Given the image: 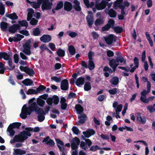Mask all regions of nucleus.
Segmentation results:
<instances>
[{
    "label": "nucleus",
    "instance_id": "nucleus-6",
    "mask_svg": "<svg viewBox=\"0 0 155 155\" xmlns=\"http://www.w3.org/2000/svg\"><path fill=\"white\" fill-rule=\"evenodd\" d=\"M107 4L106 1L104 0H102L100 3H97V2H96L95 7L98 10H103L105 8Z\"/></svg>",
    "mask_w": 155,
    "mask_h": 155
},
{
    "label": "nucleus",
    "instance_id": "nucleus-2",
    "mask_svg": "<svg viewBox=\"0 0 155 155\" xmlns=\"http://www.w3.org/2000/svg\"><path fill=\"white\" fill-rule=\"evenodd\" d=\"M32 112L30 106L27 107L26 104L23 105L20 114V116L22 119H25L27 117V116L30 115Z\"/></svg>",
    "mask_w": 155,
    "mask_h": 155
},
{
    "label": "nucleus",
    "instance_id": "nucleus-55",
    "mask_svg": "<svg viewBox=\"0 0 155 155\" xmlns=\"http://www.w3.org/2000/svg\"><path fill=\"white\" fill-rule=\"evenodd\" d=\"M18 32L26 36H28L30 35L28 31L26 30H20Z\"/></svg>",
    "mask_w": 155,
    "mask_h": 155
},
{
    "label": "nucleus",
    "instance_id": "nucleus-38",
    "mask_svg": "<svg viewBox=\"0 0 155 155\" xmlns=\"http://www.w3.org/2000/svg\"><path fill=\"white\" fill-rule=\"evenodd\" d=\"M119 64L116 62L115 59H112L109 61V65L110 67L116 66V65L117 66H118Z\"/></svg>",
    "mask_w": 155,
    "mask_h": 155
},
{
    "label": "nucleus",
    "instance_id": "nucleus-32",
    "mask_svg": "<svg viewBox=\"0 0 155 155\" xmlns=\"http://www.w3.org/2000/svg\"><path fill=\"white\" fill-rule=\"evenodd\" d=\"M33 41V39L31 38L29 39L28 40H27L25 44L23 45V48H31L30 44L31 41Z\"/></svg>",
    "mask_w": 155,
    "mask_h": 155
},
{
    "label": "nucleus",
    "instance_id": "nucleus-47",
    "mask_svg": "<svg viewBox=\"0 0 155 155\" xmlns=\"http://www.w3.org/2000/svg\"><path fill=\"white\" fill-rule=\"evenodd\" d=\"M80 146L81 148L84 150H87L88 148L86 143L83 141H81V142Z\"/></svg>",
    "mask_w": 155,
    "mask_h": 155
},
{
    "label": "nucleus",
    "instance_id": "nucleus-50",
    "mask_svg": "<svg viewBox=\"0 0 155 155\" xmlns=\"http://www.w3.org/2000/svg\"><path fill=\"white\" fill-rule=\"evenodd\" d=\"M52 98H53V102L54 104L57 105L59 102V97L57 96L54 95Z\"/></svg>",
    "mask_w": 155,
    "mask_h": 155
},
{
    "label": "nucleus",
    "instance_id": "nucleus-22",
    "mask_svg": "<svg viewBox=\"0 0 155 155\" xmlns=\"http://www.w3.org/2000/svg\"><path fill=\"white\" fill-rule=\"evenodd\" d=\"M41 31L39 28L38 27L34 28L33 29V31L31 35L34 36H39L40 35Z\"/></svg>",
    "mask_w": 155,
    "mask_h": 155
},
{
    "label": "nucleus",
    "instance_id": "nucleus-17",
    "mask_svg": "<svg viewBox=\"0 0 155 155\" xmlns=\"http://www.w3.org/2000/svg\"><path fill=\"white\" fill-rule=\"evenodd\" d=\"M78 118L79 119L78 122L80 124H82L84 123L87 118L86 115L83 114L78 116Z\"/></svg>",
    "mask_w": 155,
    "mask_h": 155
},
{
    "label": "nucleus",
    "instance_id": "nucleus-60",
    "mask_svg": "<svg viewBox=\"0 0 155 155\" xmlns=\"http://www.w3.org/2000/svg\"><path fill=\"white\" fill-rule=\"evenodd\" d=\"M16 151H17L18 154L19 155H22L25 154L26 152V151L23 150H22L19 149H16Z\"/></svg>",
    "mask_w": 155,
    "mask_h": 155
},
{
    "label": "nucleus",
    "instance_id": "nucleus-37",
    "mask_svg": "<svg viewBox=\"0 0 155 155\" xmlns=\"http://www.w3.org/2000/svg\"><path fill=\"white\" fill-rule=\"evenodd\" d=\"M25 73L30 76H33L35 74L34 70L28 67V68Z\"/></svg>",
    "mask_w": 155,
    "mask_h": 155
},
{
    "label": "nucleus",
    "instance_id": "nucleus-45",
    "mask_svg": "<svg viewBox=\"0 0 155 155\" xmlns=\"http://www.w3.org/2000/svg\"><path fill=\"white\" fill-rule=\"evenodd\" d=\"M63 3L62 1H60L57 3L56 7L55 8V9L56 10L60 9L63 8Z\"/></svg>",
    "mask_w": 155,
    "mask_h": 155
},
{
    "label": "nucleus",
    "instance_id": "nucleus-3",
    "mask_svg": "<svg viewBox=\"0 0 155 155\" xmlns=\"http://www.w3.org/2000/svg\"><path fill=\"white\" fill-rule=\"evenodd\" d=\"M30 106L31 110H32V112L35 111L38 115L45 114L43 109L39 107L36 102L33 103Z\"/></svg>",
    "mask_w": 155,
    "mask_h": 155
},
{
    "label": "nucleus",
    "instance_id": "nucleus-49",
    "mask_svg": "<svg viewBox=\"0 0 155 155\" xmlns=\"http://www.w3.org/2000/svg\"><path fill=\"white\" fill-rule=\"evenodd\" d=\"M27 94H37V90L32 89H29L26 92Z\"/></svg>",
    "mask_w": 155,
    "mask_h": 155
},
{
    "label": "nucleus",
    "instance_id": "nucleus-42",
    "mask_svg": "<svg viewBox=\"0 0 155 155\" xmlns=\"http://www.w3.org/2000/svg\"><path fill=\"white\" fill-rule=\"evenodd\" d=\"M7 61H8V63L9 66L10 67H11V69H10L11 70H12L14 69L15 68V66L14 65L12 67V59L11 58L10 56L8 58V59L7 60Z\"/></svg>",
    "mask_w": 155,
    "mask_h": 155
},
{
    "label": "nucleus",
    "instance_id": "nucleus-58",
    "mask_svg": "<svg viewBox=\"0 0 155 155\" xmlns=\"http://www.w3.org/2000/svg\"><path fill=\"white\" fill-rule=\"evenodd\" d=\"M38 22V20L36 19L35 18H32L31 19L30 23V24L32 25H36L37 24Z\"/></svg>",
    "mask_w": 155,
    "mask_h": 155
},
{
    "label": "nucleus",
    "instance_id": "nucleus-13",
    "mask_svg": "<svg viewBox=\"0 0 155 155\" xmlns=\"http://www.w3.org/2000/svg\"><path fill=\"white\" fill-rule=\"evenodd\" d=\"M95 133V131L93 129H88L86 131H83L82 132L84 136L85 137L88 138L91 135H93Z\"/></svg>",
    "mask_w": 155,
    "mask_h": 155
},
{
    "label": "nucleus",
    "instance_id": "nucleus-16",
    "mask_svg": "<svg viewBox=\"0 0 155 155\" xmlns=\"http://www.w3.org/2000/svg\"><path fill=\"white\" fill-rule=\"evenodd\" d=\"M86 19L88 23V25L90 27L92 26L94 23V19L92 15H88L86 17Z\"/></svg>",
    "mask_w": 155,
    "mask_h": 155
},
{
    "label": "nucleus",
    "instance_id": "nucleus-26",
    "mask_svg": "<svg viewBox=\"0 0 155 155\" xmlns=\"http://www.w3.org/2000/svg\"><path fill=\"white\" fill-rule=\"evenodd\" d=\"M119 82V78L117 76H114L113 77L110 81V83L113 85H117L118 84Z\"/></svg>",
    "mask_w": 155,
    "mask_h": 155
},
{
    "label": "nucleus",
    "instance_id": "nucleus-1",
    "mask_svg": "<svg viewBox=\"0 0 155 155\" xmlns=\"http://www.w3.org/2000/svg\"><path fill=\"white\" fill-rule=\"evenodd\" d=\"M25 130L21 131L17 135H15L13 138V141H10L11 143L15 142H23L31 136V131L33 130V129L30 127H27L25 128Z\"/></svg>",
    "mask_w": 155,
    "mask_h": 155
},
{
    "label": "nucleus",
    "instance_id": "nucleus-52",
    "mask_svg": "<svg viewBox=\"0 0 155 155\" xmlns=\"http://www.w3.org/2000/svg\"><path fill=\"white\" fill-rule=\"evenodd\" d=\"M41 5V4L38 2V1L37 2H32V4L33 7L35 9H37L40 8Z\"/></svg>",
    "mask_w": 155,
    "mask_h": 155
},
{
    "label": "nucleus",
    "instance_id": "nucleus-18",
    "mask_svg": "<svg viewBox=\"0 0 155 155\" xmlns=\"http://www.w3.org/2000/svg\"><path fill=\"white\" fill-rule=\"evenodd\" d=\"M75 108L78 114H81L83 112V107L79 104H76L75 106Z\"/></svg>",
    "mask_w": 155,
    "mask_h": 155
},
{
    "label": "nucleus",
    "instance_id": "nucleus-21",
    "mask_svg": "<svg viewBox=\"0 0 155 155\" xmlns=\"http://www.w3.org/2000/svg\"><path fill=\"white\" fill-rule=\"evenodd\" d=\"M104 21L103 18H97L94 21V24L97 27L101 26L104 23Z\"/></svg>",
    "mask_w": 155,
    "mask_h": 155
},
{
    "label": "nucleus",
    "instance_id": "nucleus-11",
    "mask_svg": "<svg viewBox=\"0 0 155 155\" xmlns=\"http://www.w3.org/2000/svg\"><path fill=\"white\" fill-rule=\"evenodd\" d=\"M68 80L66 79L63 80L61 84V88L64 91L67 90L68 89Z\"/></svg>",
    "mask_w": 155,
    "mask_h": 155
},
{
    "label": "nucleus",
    "instance_id": "nucleus-28",
    "mask_svg": "<svg viewBox=\"0 0 155 155\" xmlns=\"http://www.w3.org/2000/svg\"><path fill=\"white\" fill-rule=\"evenodd\" d=\"M88 68L90 70H93L95 68V65L93 60H89Z\"/></svg>",
    "mask_w": 155,
    "mask_h": 155
},
{
    "label": "nucleus",
    "instance_id": "nucleus-34",
    "mask_svg": "<svg viewBox=\"0 0 155 155\" xmlns=\"http://www.w3.org/2000/svg\"><path fill=\"white\" fill-rule=\"evenodd\" d=\"M115 60L117 63H118L119 62L120 63H122L123 62L124 64H126V60H124L123 57H117L116 58Z\"/></svg>",
    "mask_w": 155,
    "mask_h": 155
},
{
    "label": "nucleus",
    "instance_id": "nucleus-27",
    "mask_svg": "<svg viewBox=\"0 0 155 155\" xmlns=\"http://www.w3.org/2000/svg\"><path fill=\"white\" fill-rule=\"evenodd\" d=\"M22 83L26 86L31 85L33 83V81L29 78H26L22 81Z\"/></svg>",
    "mask_w": 155,
    "mask_h": 155
},
{
    "label": "nucleus",
    "instance_id": "nucleus-25",
    "mask_svg": "<svg viewBox=\"0 0 155 155\" xmlns=\"http://www.w3.org/2000/svg\"><path fill=\"white\" fill-rule=\"evenodd\" d=\"M8 24L6 22L2 21L0 23V28L3 31H6L7 30Z\"/></svg>",
    "mask_w": 155,
    "mask_h": 155
},
{
    "label": "nucleus",
    "instance_id": "nucleus-4",
    "mask_svg": "<svg viewBox=\"0 0 155 155\" xmlns=\"http://www.w3.org/2000/svg\"><path fill=\"white\" fill-rule=\"evenodd\" d=\"M80 142L79 139L77 137H75L73 139L71 143V149L74 150H77L78 148V145Z\"/></svg>",
    "mask_w": 155,
    "mask_h": 155
},
{
    "label": "nucleus",
    "instance_id": "nucleus-12",
    "mask_svg": "<svg viewBox=\"0 0 155 155\" xmlns=\"http://www.w3.org/2000/svg\"><path fill=\"white\" fill-rule=\"evenodd\" d=\"M51 37L50 35H44L40 38V41L44 43H48L51 40Z\"/></svg>",
    "mask_w": 155,
    "mask_h": 155
},
{
    "label": "nucleus",
    "instance_id": "nucleus-29",
    "mask_svg": "<svg viewBox=\"0 0 155 155\" xmlns=\"http://www.w3.org/2000/svg\"><path fill=\"white\" fill-rule=\"evenodd\" d=\"M10 56V55L8 54L6 52H0V59L3 58L5 60L7 61L8 58Z\"/></svg>",
    "mask_w": 155,
    "mask_h": 155
},
{
    "label": "nucleus",
    "instance_id": "nucleus-23",
    "mask_svg": "<svg viewBox=\"0 0 155 155\" xmlns=\"http://www.w3.org/2000/svg\"><path fill=\"white\" fill-rule=\"evenodd\" d=\"M55 140L56 142L57 143V144L58 147L60 150L61 151H62V150L63 149L62 147H61L60 145L64 147L63 146L64 145V143L62 141L58 139L55 138Z\"/></svg>",
    "mask_w": 155,
    "mask_h": 155
},
{
    "label": "nucleus",
    "instance_id": "nucleus-8",
    "mask_svg": "<svg viewBox=\"0 0 155 155\" xmlns=\"http://www.w3.org/2000/svg\"><path fill=\"white\" fill-rule=\"evenodd\" d=\"M18 30H20V26L18 24H13L8 29L9 32L13 34L15 33Z\"/></svg>",
    "mask_w": 155,
    "mask_h": 155
},
{
    "label": "nucleus",
    "instance_id": "nucleus-53",
    "mask_svg": "<svg viewBox=\"0 0 155 155\" xmlns=\"http://www.w3.org/2000/svg\"><path fill=\"white\" fill-rule=\"evenodd\" d=\"M108 91L110 94L115 95L117 92V89L116 88H114L112 89L109 90Z\"/></svg>",
    "mask_w": 155,
    "mask_h": 155
},
{
    "label": "nucleus",
    "instance_id": "nucleus-5",
    "mask_svg": "<svg viewBox=\"0 0 155 155\" xmlns=\"http://www.w3.org/2000/svg\"><path fill=\"white\" fill-rule=\"evenodd\" d=\"M53 5L52 3L50 2L49 0H46L45 2L42 3L41 8L42 10L44 11L45 10H49L52 8Z\"/></svg>",
    "mask_w": 155,
    "mask_h": 155
},
{
    "label": "nucleus",
    "instance_id": "nucleus-56",
    "mask_svg": "<svg viewBox=\"0 0 155 155\" xmlns=\"http://www.w3.org/2000/svg\"><path fill=\"white\" fill-rule=\"evenodd\" d=\"M51 79L55 81L57 83L60 82L61 80V77H58L57 76H53L51 78Z\"/></svg>",
    "mask_w": 155,
    "mask_h": 155
},
{
    "label": "nucleus",
    "instance_id": "nucleus-35",
    "mask_svg": "<svg viewBox=\"0 0 155 155\" xmlns=\"http://www.w3.org/2000/svg\"><path fill=\"white\" fill-rule=\"evenodd\" d=\"M91 83L88 81L86 82L84 86V89L85 91H88L91 89Z\"/></svg>",
    "mask_w": 155,
    "mask_h": 155
},
{
    "label": "nucleus",
    "instance_id": "nucleus-20",
    "mask_svg": "<svg viewBox=\"0 0 155 155\" xmlns=\"http://www.w3.org/2000/svg\"><path fill=\"white\" fill-rule=\"evenodd\" d=\"M85 78L81 77L78 78L76 81V84L77 86L82 85L84 83Z\"/></svg>",
    "mask_w": 155,
    "mask_h": 155
},
{
    "label": "nucleus",
    "instance_id": "nucleus-54",
    "mask_svg": "<svg viewBox=\"0 0 155 155\" xmlns=\"http://www.w3.org/2000/svg\"><path fill=\"white\" fill-rule=\"evenodd\" d=\"M46 88V87L43 85H40L38 88L36 89L37 93H39L41 91H43Z\"/></svg>",
    "mask_w": 155,
    "mask_h": 155
},
{
    "label": "nucleus",
    "instance_id": "nucleus-48",
    "mask_svg": "<svg viewBox=\"0 0 155 155\" xmlns=\"http://www.w3.org/2000/svg\"><path fill=\"white\" fill-rule=\"evenodd\" d=\"M6 68L4 64L2 62H0V74H3L5 72Z\"/></svg>",
    "mask_w": 155,
    "mask_h": 155
},
{
    "label": "nucleus",
    "instance_id": "nucleus-24",
    "mask_svg": "<svg viewBox=\"0 0 155 155\" xmlns=\"http://www.w3.org/2000/svg\"><path fill=\"white\" fill-rule=\"evenodd\" d=\"M123 0H117L114 3V6L115 8V7H118L119 8L124 6L122 4Z\"/></svg>",
    "mask_w": 155,
    "mask_h": 155
},
{
    "label": "nucleus",
    "instance_id": "nucleus-61",
    "mask_svg": "<svg viewBox=\"0 0 155 155\" xmlns=\"http://www.w3.org/2000/svg\"><path fill=\"white\" fill-rule=\"evenodd\" d=\"M94 55V53L92 51H90L88 53L89 60H93V57Z\"/></svg>",
    "mask_w": 155,
    "mask_h": 155
},
{
    "label": "nucleus",
    "instance_id": "nucleus-19",
    "mask_svg": "<svg viewBox=\"0 0 155 155\" xmlns=\"http://www.w3.org/2000/svg\"><path fill=\"white\" fill-rule=\"evenodd\" d=\"M5 16L7 17L12 20L16 19L18 18V17L15 12H13L11 14H9L6 13L5 15Z\"/></svg>",
    "mask_w": 155,
    "mask_h": 155
},
{
    "label": "nucleus",
    "instance_id": "nucleus-62",
    "mask_svg": "<svg viewBox=\"0 0 155 155\" xmlns=\"http://www.w3.org/2000/svg\"><path fill=\"white\" fill-rule=\"evenodd\" d=\"M44 115H39L38 116V120L40 122H42L45 119V116H44Z\"/></svg>",
    "mask_w": 155,
    "mask_h": 155
},
{
    "label": "nucleus",
    "instance_id": "nucleus-39",
    "mask_svg": "<svg viewBox=\"0 0 155 155\" xmlns=\"http://www.w3.org/2000/svg\"><path fill=\"white\" fill-rule=\"evenodd\" d=\"M5 12V8L2 2L0 1V15H3Z\"/></svg>",
    "mask_w": 155,
    "mask_h": 155
},
{
    "label": "nucleus",
    "instance_id": "nucleus-30",
    "mask_svg": "<svg viewBox=\"0 0 155 155\" xmlns=\"http://www.w3.org/2000/svg\"><path fill=\"white\" fill-rule=\"evenodd\" d=\"M18 24L20 26V29L21 27H27L28 25V23L25 20H23L22 21H18Z\"/></svg>",
    "mask_w": 155,
    "mask_h": 155
},
{
    "label": "nucleus",
    "instance_id": "nucleus-57",
    "mask_svg": "<svg viewBox=\"0 0 155 155\" xmlns=\"http://www.w3.org/2000/svg\"><path fill=\"white\" fill-rule=\"evenodd\" d=\"M72 130L73 132L76 135H78L80 133L79 129L76 126H74Z\"/></svg>",
    "mask_w": 155,
    "mask_h": 155
},
{
    "label": "nucleus",
    "instance_id": "nucleus-15",
    "mask_svg": "<svg viewBox=\"0 0 155 155\" xmlns=\"http://www.w3.org/2000/svg\"><path fill=\"white\" fill-rule=\"evenodd\" d=\"M108 11V14L109 16L111 18H114L116 17L117 16L116 12L113 8H111L109 10L108 9L106 8L105 11L106 13H107V11Z\"/></svg>",
    "mask_w": 155,
    "mask_h": 155
},
{
    "label": "nucleus",
    "instance_id": "nucleus-63",
    "mask_svg": "<svg viewBox=\"0 0 155 155\" xmlns=\"http://www.w3.org/2000/svg\"><path fill=\"white\" fill-rule=\"evenodd\" d=\"M140 100L141 101L144 103L146 104L148 103V101L147 99L146 98V96H141Z\"/></svg>",
    "mask_w": 155,
    "mask_h": 155
},
{
    "label": "nucleus",
    "instance_id": "nucleus-7",
    "mask_svg": "<svg viewBox=\"0 0 155 155\" xmlns=\"http://www.w3.org/2000/svg\"><path fill=\"white\" fill-rule=\"evenodd\" d=\"M105 41L108 45H111L113 42L116 41V39H114V36L113 35H110L104 38Z\"/></svg>",
    "mask_w": 155,
    "mask_h": 155
},
{
    "label": "nucleus",
    "instance_id": "nucleus-14",
    "mask_svg": "<svg viewBox=\"0 0 155 155\" xmlns=\"http://www.w3.org/2000/svg\"><path fill=\"white\" fill-rule=\"evenodd\" d=\"M73 8V5L70 2L65 1L64 4V9L67 12L70 11Z\"/></svg>",
    "mask_w": 155,
    "mask_h": 155
},
{
    "label": "nucleus",
    "instance_id": "nucleus-10",
    "mask_svg": "<svg viewBox=\"0 0 155 155\" xmlns=\"http://www.w3.org/2000/svg\"><path fill=\"white\" fill-rule=\"evenodd\" d=\"M137 120L138 124H145L147 121L145 116H143L141 117L140 113H137Z\"/></svg>",
    "mask_w": 155,
    "mask_h": 155
},
{
    "label": "nucleus",
    "instance_id": "nucleus-36",
    "mask_svg": "<svg viewBox=\"0 0 155 155\" xmlns=\"http://www.w3.org/2000/svg\"><path fill=\"white\" fill-rule=\"evenodd\" d=\"M56 54L60 57H63L65 56V51L61 48L59 49L56 52Z\"/></svg>",
    "mask_w": 155,
    "mask_h": 155
},
{
    "label": "nucleus",
    "instance_id": "nucleus-33",
    "mask_svg": "<svg viewBox=\"0 0 155 155\" xmlns=\"http://www.w3.org/2000/svg\"><path fill=\"white\" fill-rule=\"evenodd\" d=\"M21 125V123L20 122H14L11 124L9 126H11V127L12 129L17 128L18 129Z\"/></svg>",
    "mask_w": 155,
    "mask_h": 155
},
{
    "label": "nucleus",
    "instance_id": "nucleus-43",
    "mask_svg": "<svg viewBox=\"0 0 155 155\" xmlns=\"http://www.w3.org/2000/svg\"><path fill=\"white\" fill-rule=\"evenodd\" d=\"M45 101L41 98H38L37 100V103L38 105L41 107H43L45 105Z\"/></svg>",
    "mask_w": 155,
    "mask_h": 155
},
{
    "label": "nucleus",
    "instance_id": "nucleus-9",
    "mask_svg": "<svg viewBox=\"0 0 155 155\" xmlns=\"http://www.w3.org/2000/svg\"><path fill=\"white\" fill-rule=\"evenodd\" d=\"M42 142H45L47 145H49L51 147H53L55 144L54 140L51 139L49 136H47L44 138L42 141Z\"/></svg>",
    "mask_w": 155,
    "mask_h": 155
},
{
    "label": "nucleus",
    "instance_id": "nucleus-41",
    "mask_svg": "<svg viewBox=\"0 0 155 155\" xmlns=\"http://www.w3.org/2000/svg\"><path fill=\"white\" fill-rule=\"evenodd\" d=\"M101 149L102 148L97 145L92 146L90 148V150L92 152H95L97 150Z\"/></svg>",
    "mask_w": 155,
    "mask_h": 155
},
{
    "label": "nucleus",
    "instance_id": "nucleus-31",
    "mask_svg": "<svg viewBox=\"0 0 155 155\" xmlns=\"http://www.w3.org/2000/svg\"><path fill=\"white\" fill-rule=\"evenodd\" d=\"M68 50L70 54L71 55H74L75 53V49L74 47L72 45L68 46Z\"/></svg>",
    "mask_w": 155,
    "mask_h": 155
},
{
    "label": "nucleus",
    "instance_id": "nucleus-64",
    "mask_svg": "<svg viewBox=\"0 0 155 155\" xmlns=\"http://www.w3.org/2000/svg\"><path fill=\"white\" fill-rule=\"evenodd\" d=\"M111 28L107 24L102 27L101 28L102 31H104L109 30Z\"/></svg>",
    "mask_w": 155,
    "mask_h": 155
},
{
    "label": "nucleus",
    "instance_id": "nucleus-59",
    "mask_svg": "<svg viewBox=\"0 0 155 155\" xmlns=\"http://www.w3.org/2000/svg\"><path fill=\"white\" fill-rule=\"evenodd\" d=\"M24 50L23 51V52L26 54L28 55H29L31 53V48H24Z\"/></svg>",
    "mask_w": 155,
    "mask_h": 155
},
{
    "label": "nucleus",
    "instance_id": "nucleus-40",
    "mask_svg": "<svg viewBox=\"0 0 155 155\" xmlns=\"http://www.w3.org/2000/svg\"><path fill=\"white\" fill-rule=\"evenodd\" d=\"M114 31L117 33H121L123 31V28L120 27L116 26L113 27V28Z\"/></svg>",
    "mask_w": 155,
    "mask_h": 155
},
{
    "label": "nucleus",
    "instance_id": "nucleus-46",
    "mask_svg": "<svg viewBox=\"0 0 155 155\" xmlns=\"http://www.w3.org/2000/svg\"><path fill=\"white\" fill-rule=\"evenodd\" d=\"M82 137L85 140L87 145L89 147H90L92 143L91 140L88 139H85L83 135H82Z\"/></svg>",
    "mask_w": 155,
    "mask_h": 155
},
{
    "label": "nucleus",
    "instance_id": "nucleus-44",
    "mask_svg": "<svg viewBox=\"0 0 155 155\" xmlns=\"http://www.w3.org/2000/svg\"><path fill=\"white\" fill-rule=\"evenodd\" d=\"M7 131L9 133L10 136L11 137L14 136L15 133V131L13 130L12 128L11 127V126H9L7 128Z\"/></svg>",
    "mask_w": 155,
    "mask_h": 155
},
{
    "label": "nucleus",
    "instance_id": "nucleus-51",
    "mask_svg": "<svg viewBox=\"0 0 155 155\" xmlns=\"http://www.w3.org/2000/svg\"><path fill=\"white\" fill-rule=\"evenodd\" d=\"M114 21L112 19H110L109 20L107 24L110 26L111 28H113V27H114Z\"/></svg>",
    "mask_w": 155,
    "mask_h": 155
}]
</instances>
